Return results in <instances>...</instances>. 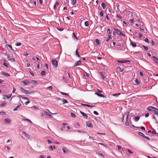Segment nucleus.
<instances>
[{
    "label": "nucleus",
    "instance_id": "f257e3e1",
    "mask_svg": "<svg viewBox=\"0 0 158 158\" xmlns=\"http://www.w3.org/2000/svg\"><path fill=\"white\" fill-rule=\"evenodd\" d=\"M52 64L55 68H56L57 66L58 62L56 60H52Z\"/></svg>",
    "mask_w": 158,
    "mask_h": 158
},
{
    "label": "nucleus",
    "instance_id": "f03ea898",
    "mask_svg": "<svg viewBox=\"0 0 158 158\" xmlns=\"http://www.w3.org/2000/svg\"><path fill=\"white\" fill-rule=\"evenodd\" d=\"M22 135L21 136L22 137H24L25 138L29 139L30 137L29 135L28 134H27L25 132L22 131Z\"/></svg>",
    "mask_w": 158,
    "mask_h": 158
},
{
    "label": "nucleus",
    "instance_id": "7ed1b4c3",
    "mask_svg": "<svg viewBox=\"0 0 158 158\" xmlns=\"http://www.w3.org/2000/svg\"><path fill=\"white\" fill-rule=\"evenodd\" d=\"M114 29L116 31V33H117L118 35L120 36L122 35L124 37L125 36V35L124 34L122 33L121 31L118 30V29H117L115 28H114Z\"/></svg>",
    "mask_w": 158,
    "mask_h": 158
},
{
    "label": "nucleus",
    "instance_id": "20e7f679",
    "mask_svg": "<svg viewBox=\"0 0 158 158\" xmlns=\"http://www.w3.org/2000/svg\"><path fill=\"white\" fill-rule=\"evenodd\" d=\"M138 134L141 136H142L143 138L146 139L148 140H150V138L148 137L145 136L142 132H138Z\"/></svg>",
    "mask_w": 158,
    "mask_h": 158
},
{
    "label": "nucleus",
    "instance_id": "39448f33",
    "mask_svg": "<svg viewBox=\"0 0 158 158\" xmlns=\"http://www.w3.org/2000/svg\"><path fill=\"white\" fill-rule=\"evenodd\" d=\"M129 112L127 113L126 114V122L125 123V125L127 126H129V123L128 121V116L129 114Z\"/></svg>",
    "mask_w": 158,
    "mask_h": 158
},
{
    "label": "nucleus",
    "instance_id": "423d86ee",
    "mask_svg": "<svg viewBox=\"0 0 158 158\" xmlns=\"http://www.w3.org/2000/svg\"><path fill=\"white\" fill-rule=\"evenodd\" d=\"M7 58L9 60H10L11 62H14L15 61V59L14 58L12 57L11 56L7 55Z\"/></svg>",
    "mask_w": 158,
    "mask_h": 158
},
{
    "label": "nucleus",
    "instance_id": "0eeeda50",
    "mask_svg": "<svg viewBox=\"0 0 158 158\" xmlns=\"http://www.w3.org/2000/svg\"><path fill=\"white\" fill-rule=\"evenodd\" d=\"M12 94H9L7 95H3V96L5 97L3 98V99L5 100L6 99V98L7 99H9L10 98Z\"/></svg>",
    "mask_w": 158,
    "mask_h": 158
},
{
    "label": "nucleus",
    "instance_id": "6e6552de",
    "mask_svg": "<svg viewBox=\"0 0 158 158\" xmlns=\"http://www.w3.org/2000/svg\"><path fill=\"white\" fill-rule=\"evenodd\" d=\"M156 108L153 107V106H149L148 107L147 109L149 111H152L154 112V110H155V109H156Z\"/></svg>",
    "mask_w": 158,
    "mask_h": 158
},
{
    "label": "nucleus",
    "instance_id": "1a4fd4ad",
    "mask_svg": "<svg viewBox=\"0 0 158 158\" xmlns=\"http://www.w3.org/2000/svg\"><path fill=\"white\" fill-rule=\"evenodd\" d=\"M86 126L88 127H93V125L90 122H86Z\"/></svg>",
    "mask_w": 158,
    "mask_h": 158
},
{
    "label": "nucleus",
    "instance_id": "9d476101",
    "mask_svg": "<svg viewBox=\"0 0 158 158\" xmlns=\"http://www.w3.org/2000/svg\"><path fill=\"white\" fill-rule=\"evenodd\" d=\"M23 83L25 85H27L28 83H29L30 82V81L29 80H26L24 81L23 82Z\"/></svg>",
    "mask_w": 158,
    "mask_h": 158
},
{
    "label": "nucleus",
    "instance_id": "9b49d317",
    "mask_svg": "<svg viewBox=\"0 0 158 158\" xmlns=\"http://www.w3.org/2000/svg\"><path fill=\"white\" fill-rule=\"evenodd\" d=\"M80 113L82 114V116H83V117L85 118H88V116L87 115H86L85 113L84 112L80 111Z\"/></svg>",
    "mask_w": 158,
    "mask_h": 158
},
{
    "label": "nucleus",
    "instance_id": "f8f14e48",
    "mask_svg": "<svg viewBox=\"0 0 158 158\" xmlns=\"http://www.w3.org/2000/svg\"><path fill=\"white\" fill-rule=\"evenodd\" d=\"M95 94H97L98 96H99V97H103V98H105L106 97V96L102 94H99L98 93H95Z\"/></svg>",
    "mask_w": 158,
    "mask_h": 158
},
{
    "label": "nucleus",
    "instance_id": "ddd939ff",
    "mask_svg": "<svg viewBox=\"0 0 158 158\" xmlns=\"http://www.w3.org/2000/svg\"><path fill=\"white\" fill-rule=\"evenodd\" d=\"M2 75H4L8 77V76H10V75L9 73H6L5 72H3V71L2 72Z\"/></svg>",
    "mask_w": 158,
    "mask_h": 158
},
{
    "label": "nucleus",
    "instance_id": "4468645a",
    "mask_svg": "<svg viewBox=\"0 0 158 158\" xmlns=\"http://www.w3.org/2000/svg\"><path fill=\"white\" fill-rule=\"evenodd\" d=\"M22 106L21 104H19L17 106L15 107L13 110L14 111H16L18 110V108L20 106Z\"/></svg>",
    "mask_w": 158,
    "mask_h": 158
},
{
    "label": "nucleus",
    "instance_id": "2eb2a0df",
    "mask_svg": "<svg viewBox=\"0 0 158 158\" xmlns=\"http://www.w3.org/2000/svg\"><path fill=\"white\" fill-rule=\"evenodd\" d=\"M81 63V61L80 60H79L77 61L76 63H75L74 64V66H77L78 65H80Z\"/></svg>",
    "mask_w": 158,
    "mask_h": 158
},
{
    "label": "nucleus",
    "instance_id": "dca6fc26",
    "mask_svg": "<svg viewBox=\"0 0 158 158\" xmlns=\"http://www.w3.org/2000/svg\"><path fill=\"white\" fill-rule=\"evenodd\" d=\"M34 92H31L27 90H26V92L25 94H33Z\"/></svg>",
    "mask_w": 158,
    "mask_h": 158
},
{
    "label": "nucleus",
    "instance_id": "f3484780",
    "mask_svg": "<svg viewBox=\"0 0 158 158\" xmlns=\"http://www.w3.org/2000/svg\"><path fill=\"white\" fill-rule=\"evenodd\" d=\"M62 149L64 153H67L68 152V150L65 148H63Z\"/></svg>",
    "mask_w": 158,
    "mask_h": 158
},
{
    "label": "nucleus",
    "instance_id": "a211bd4d",
    "mask_svg": "<svg viewBox=\"0 0 158 158\" xmlns=\"http://www.w3.org/2000/svg\"><path fill=\"white\" fill-rule=\"evenodd\" d=\"M155 110H154V112L155 114L156 115H158V109L156 108V109H155Z\"/></svg>",
    "mask_w": 158,
    "mask_h": 158
},
{
    "label": "nucleus",
    "instance_id": "6ab92c4d",
    "mask_svg": "<svg viewBox=\"0 0 158 158\" xmlns=\"http://www.w3.org/2000/svg\"><path fill=\"white\" fill-rule=\"evenodd\" d=\"M100 75L101 76V77H102V78L103 79H104L106 77L104 75V74L102 72H100Z\"/></svg>",
    "mask_w": 158,
    "mask_h": 158
},
{
    "label": "nucleus",
    "instance_id": "aec40b11",
    "mask_svg": "<svg viewBox=\"0 0 158 158\" xmlns=\"http://www.w3.org/2000/svg\"><path fill=\"white\" fill-rule=\"evenodd\" d=\"M152 59H153V60L154 61L156 62V61H155V60H158V58H157L156 57H155V56H152Z\"/></svg>",
    "mask_w": 158,
    "mask_h": 158
},
{
    "label": "nucleus",
    "instance_id": "412c9836",
    "mask_svg": "<svg viewBox=\"0 0 158 158\" xmlns=\"http://www.w3.org/2000/svg\"><path fill=\"white\" fill-rule=\"evenodd\" d=\"M5 121L6 123H8L10 122V120L9 119L6 118L5 119Z\"/></svg>",
    "mask_w": 158,
    "mask_h": 158
},
{
    "label": "nucleus",
    "instance_id": "4be33fe9",
    "mask_svg": "<svg viewBox=\"0 0 158 158\" xmlns=\"http://www.w3.org/2000/svg\"><path fill=\"white\" fill-rule=\"evenodd\" d=\"M128 61L125 60H118V62L119 63H124L127 62Z\"/></svg>",
    "mask_w": 158,
    "mask_h": 158
},
{
    "label": "nucleus",
    "instance_id": "5701e85b",
    "mask_svg": "<svg viewBox=\"0 0 158 158\" xmlns=\"http://www.w3.org/2000/svg\"><path fill=\"white\" fill-rule=\"evenodd\" d=\"M81 105H83V106H85L88 107H91V108H92L94 106H90L88 104H81Z\"/></svg>",
    "mask_w": 158,
    "mask_h": 158
},
{
    "label": "nucleus",
    "instance_id": "b1692460",
    "mask_svg": "<svg viewBox=\"0 0 158 158\" xmlns=\"http://www.w3.org/2000/svg\"><path fill=\"white\" fill-rule=\"evenodd\" d=\"M20 90L21 91L24 93H25L26 92V90L25 89H23V88H22V87H21V89H20Z\"/></svg>",
    "mask_w": 158,
    "mask_h": 158
},
{
    "label": "nucleus",
    "instance_id": "393cba45",
    "mask_svg": "<svg viewBox=\"0 0 158 158\" xmlns=\"http://www.w3.org/2000/svg\"><path fill=\"white\" fill-rule=\"evenodd\" d=\"M76 0H71V3L73 5H74L76 3Z\"/></svg>",
    "mask_w": 158,
    "mask_h": 158
},
{
    "label": "nucleus",
    "instance_id": "a878e982",
    "mask_svg": "<svg viewBox=\"0 0 158 158\" xmlns=\"http://www.w3.org/2000/svg\"><path fill=\"white\" fill-rule=\"evenodd\" d=\"M101 6H102V7H103V9H105V7L106 6V4H105V3H104V2L102 3Z\"/></svg>",
    "mask_w": 158,
    "mask_h": 158
},
{
    "label": "nucleus",
    "instance_id": "bb28decb",
    "mask_svg": "<svg viewBox=\"0 0 158 158\" xmlns=\"http://www.w3.org/2000/svg\"><path fill=\"white\" fill-rule=\"evenodd\" d=\"M135 84H139L140 83V82L137 79H136L135 81Z\"/></svg>",
    "mask_w": 158,
    "mask_h": 158
},
{
    "label": "nucleus",
    "instance_id": "cd10ccee",
    "mask_svg": "<svg viewBox=\"0 0 158 158\" xmlns=\"http://www.w3.org/2000/svg\"><path fill=\"white\" fill-rule=\"evenodd\" d=\"M131 44L133 47H135L136 46V45L135 42H131Z\"/></svg>",
    "mask_w": 158,
    "mask_h": 158
},
{
    "label": "nucleus",
    "instance_id": "c85d7f7f",
    "mask_svg": "<svg viewBox=\"0 0 158 158\" xmlns=\"http://www.w3.org/2000/svg\"><path fill=\"white\" fill-rule=\"evenodd\" d=\"M49 149L51 150H52L53 149H55V146H53L52 147V146H50L49 148Z\"/></svg>",
    "mask_w": 158,
    "mask_h": 158
},
{
    "label": "nucleus",
    "instance_id": "c756f323",
    "mask_svg": "<svg viewBox=\"0 0 158 158\" xmlns=\"http://www.w3.org/2000/svg\"><path fill=\"white\" fill-rule=\"evenodd\" d=\"M140 119V117L139 116L136 117L135 118V121L137 122Z\"/></svg>",
    "mask_w": 158,
    "mask_h": 158
},
{
    "label": "nucleus",
    "instance_id": "7c9ffc66",
    "mask_svg": "<svg viewBox=\"0 0 158 158\" xmlns=\"http://www.w3.org/2000/svg\"><path fill=\"white\" fill-rule=\"evenodd\" d=\"M96 43L97 45H99V41L98 39H96L95 40Z\"/></svg>",
    "mask_w": 158,
    "mask_h": 158
},
{
    "label": "nucleus",
    "instance_id": "2f4dec72",
    "mask_svg": "<svg viewBox=\"0 0 158 158\" xmlns=\"http://www.w3.org/2000/svg\"><path fill=\"white\" fill-rule=\"evenodd\" d=\"M45 114L47 115L48 116H49V117H52V115L50 114L48 112H46V111H44V112Z\"/></svg>",
    "mask_w": 158,
    "mask_h": 158
},
{
    "label": "nucleus",
    "instance_id": "473e14b6",
    "mask_svg": "<svg viewBox=\"0 0 158 158\" xmlns=\"http://www.w3.org/2000/svg\"><path fill=\"white\" fill-rule=\"evenodd\" d=\"M85 26L87 27L89 25V22L88 21H86L85 22Z\"/></svg>",
    "mask_w": 158,
    "mask_h": 158
},
{
    "label": "nucleus",
    "instance_id": "72a5a7b5",
    "mask_svg": "<svg viewBox=\"0 0 158 158\" xmlns=\"http://www.w3.org/2000/svg\"><path fill=\"white\" fill-rule=\"evenodd\" d=\"M76 55L78 57H80V55H79V53H78V50H77V49L76 51Z\"/></svg>",
    "mask_w": 158,
    "mask_h": 158
},
{
    "label": "nucleus",
    "instance_id": "f704fd0d",
    "mask_svg": "<svg viewBox=\"0 0 158 158\" xmlns=\"http://www.w3.org/2000/svg\"><path fill=\"white\" fill-rule=\"evenodd\" d=\"M111 37L110 35H108V38L106 40V42H108L109 40L111 38Z\"/></svg>",
    "mask_w": 158,
    "mask_h": 158
},
{
    "label": "nucleus",
    "instance_id": "c9c22d12",
    "mask_svg": "<svg viewBox=\"0 0 158 158\" xmlns=\"http://www.w3.org/2000/svg\"><path fill=\"white\" fill-rule=\"evenodd\" d=\"M62 101L63 102V104H64L65 103H68V101L67 100H65V99H63V100H62Z\"/></svg>",
    "mask_w": 158,
    "mask_h": 158
},
{
    "label": "nucleus",
    "instance_id": "e433bc0d",
    "mask_svg": "<svg viewBox=\"0 0 158 158\" xmlns=\"http://www.w3.org/2000/svg\"><path fill=\"white\" fill-rule=\"evenodd\" d=\"M142 47L145 50H147L148 49V48L147 47H146L144 45H143Z\"/></svg>",
    "mask_w": 158,
    "mask_h": 158
},
{
    "label": "nucleus",
    "instance_id": "4c0bfd02",
    "mask_svg": "<svg viewBox=\"0 0 158 158\" xmlns=\"http://www.w3.org/2000/svg\"><path fill=\"white\" fill-rule=\"evenodd\" d=\"M46 89H50L51 91H52V87L51 86H48V87H47L46 88Z\"/></svg>",
    "mask_w": 158,
    "mask_h": 158
},
{
    "label": "nucleus",
    "instance_id": "58836bf2",
    "mask_svg": "<svg viewBox=\"0 0 158 158\" xmlns=\"http://www.w3.org/2000/svg\"><path fill=\"white\" fill-rule=\"evenodd\" d=\"M6 105V103L5 102H3L0 105V106L2 107L4 106H5Z\"/></svg>",
    "mask_w": 158,
    "mask_h": 158
},
{
    "label": "nucleus",
    "instance_id": "ea45409f",
    "mask_svg": "<svg viewBox=\"0 0 158 158\" xmlns=\"http://www.w3.org/2000/svg\"><path fill=\"white\" fill-rule=\"evenodd\" d=\"M19 96L20 97H21L22 98H23V99H27L28 100V98H26L25 97H23V96H21V95H19Z\"/></svg>",
    "mask_w": 158,
    "mask_h": 158
},
{
    "label": "nucleus",
    "instance_id": "a19ab883",
    "mask_svg": "<svg viewBox=\"0 0 158 158\" xmlns=\"http://www.w3.org/2000/svg\"><path fill=\"white\" fill-rule=\"evenodd\" d=\"M41 74L42 76L44 75L45 74V71H42L41 73Z\"/></svg>",
    "mask_w": 158,
    "mask_h": 158
},
{
    "label": "nucleus",
    "instance_id": "79ce46f5",
    "mask_svg": "<svg viewBox=\"0 0 158 158\" xmlns=\"http://www.w3.org/2000/svg\"><path fill=\"white\" fill-rule=\"evenodd\" d=\"M43 64H44L45 65V67L46 69L48 68V65L47 64H45V63H43Z\"/></svg>",
    "mask_w": 158,
    "mask_h": 158
},
{
    "label": "nucleus",
    "instance_id": "37998d69",
    "mask_svg": "<svg viewBox=\"0 0 158 158\" xmlns=\"http://www.w3.org/2000/svg\"><path fill=\"white\" fill-rule=\"evenodd\" d=\"M60 93L63 95H69L68 94L66 93L63 92H61Z\"/></svg>",
    "mask_w": 158,
    "mask_h": 158
},
{
    "label": "nucleus",
    "instance_id": "c03bdc74",
    "mask_svg": "<svg viewBox=\"0 0 158 158\" xmlns=\"http://www.w3.org/2000/svg\"><path fill=\"white\" fill-rule=\"evenodd\" d=\"M31 82L34 84H37V81L35 80H31Z\"/></svg>",
    "mask_w": 158,
    "mask_h": 158
},
{
    "label": "nucleus",
    "instance_id": "a18cd8bd",
    "mask_svg": "<svg viewBox=\"0 0 158 158\" xmlns=\"http://www.w3.org/2000/svg\"><path fill=\"white\" fill-rule=\"evenodd\" d=\"M107 32L110 35V29L109 28L107 30Z\"/></svg>",
    "mask_w": 158,
    "mask_h": 158
},
{
    "label": "nucleus",
    "instance_id": "49530a36",
    "mask_svg": "<svg viewBox=\"0 0 158 158\" xmlns=\"http://www.w3.org/2000/svg\"><path fill=\"white\" fill-rule=\"evenodd\" d=\"M134 20V19H131L129 20V22H130V23H133V21Z\"/></svg>",
    "mask_w": 158,
    "mask_h": 158
},
{
    "label": "nucleus",
    "instance_id": "de8ad7c7",
    "mask_svg": "<svg viewBox=\"0 0 158 158\" xmlns=\"http://www.w3.org/2000/svg\"><path fill=\"white\" fill-rule=\"evenodd\" d=\"M21 45V43H18L16 44V45L17 46H20Z\"/></svg>",
    "mask_w": 158,
    "mask_h": 158
},
{
    "label": "nucleus",
    "instance_id": "09e8293b",
    "mask_svg": "<svg viewBox=\"0 0 158 158\" xmlns=\"http://www.w3.org/2000/svg\"><path fill=\"white\" fill-rule=\"evenodd\" d=\"M24 120L27 121L28 122L31 123H32V122L30 119H25Z\"/></svg>",
    "mask_w": 158,
    "mask_h": 158
},
{
    "label": "nucleus",
    "instance_id": "8fccbe9b",
    "mask_svg": "<svg viewBox=\"0 0 158 158\" xmlns=\"http://www.w3.org/2000/svg\"><path fill=\"white\" fill-rule=\"evenodd\" d=\"M7 45L11 49H12V47L11 45H10V44H7Z\"/></svg>",
    "mask_w": 158,
    "mask_h": 158
},
{
    "label": "nucleus",
    "instance_id": "3c124183",
    "mask_svg": "<svg viewBox=\"0 0 158 158\" xmlns=\"http://www.w3.org/2000/svg\"><path fill=\"white\" fill-rule=\"evenodd\" d=\"M138 128H140L142 130H145V128L144 127H138Z\"/></svg>",
    "mask_w": 158,
    "mask_h": 158
},
{
    "label": "nucleus",
    "instance_id": "603ef678",
    "mask_svg": "<svg viewBox=\"0 0 158 158\" xmlns=\"http://www.w3.org/2000/svg\"><path fill=\"white\" fill-rule=\"evenodd\" d=\"M120 93H118L117 94H114L113 95V96H118L119 95H120Z\"/></svg>",
    "mask_w": 158,
    "mask_h": 158
},
{
    "label": "nucleus",
    "instance_id": "864d4df0",
    "mask_svg": "<svg viewBox=\"0 0 158 158\" xmlns=\"http://www.w3.org/2000/svg\"><path fill=\"white\" fill-rule=\"evenodd\" d=\"M71 115L73 117H76V115L73 113H71Z\"/></svg>",
    "mask_w": 158,
    "mask_h": 158
},
{
    "label": "nucleus",
    "instance_id": "5fc2aeb1",
    "mask_svg": "<svg viewBox=\"0 0 158 158\" xmlns=\"http://www.w3.org/2000/svg\"><path fill=\"white\" fill-rule=\"evenodd\" d=\"M144 41L146 42H149L148 40V38H146L144 40Z\"/></svg>",
    "mask_w": 158,
    "mask_h": 158
},
{
    "label": "nucleus",
    "instance_id": "6e6d98bb",
    "mask_svg": "<svg viewBox=\"0 0 158 158\" xmlns=\"http://www.w3.org/2000/svg\"><path fill=\"white\" fill-rule=\"evenodd\" d=\"M94 113L97 115H98V113L96 111H94Z\"/></svg>",
    "mask_w": 158,
    "mask_h": 158
},
{
    "label": "nucleus",
    "instance_id": "4d7b16f0",
    "mask_svg": "<svg viewBox=\"0 0 158 158\" xmlns=\"http://www.w3.org/2000/svg\"><path fill=\"white\" fill-rule=\"evenodd\" d=\"M117 17L119 18V19L122 18L121 17L120 15H117Z\"/></svg>",
    "mask_w": 158,
    "mask_h": 158
},
{
    "label": "nucleus",
    "instance_id": "13d9d810",
    "mask_svg": "<svg viewBox=\"0 0 158 158\" xmlns=\"http://www.w3.org/2000/svg\"><path fill=\"white\" fill-rule=\"evenodd\" d=\"M98 154L99 155L101 156L103 158H104L105 157V156H104L103 154H102L101 153H98Z\"/></svg>",
    "mask_w": 158,
    "mask_h": 158
},
{
    "label": "nucleus",
    "instance_id": "bf43d9fd",
    "mask_svg": "<svg viewBox=\"0 0 158 158\" xmlns=\"http://www.w3.org/2000/svg\"><path fill=\"white\" fill-rule=\"evenodd\" d=\"M57 29L60 31H62L63 30V29L62 28H57Z\"/></svg>",
    "mask_w": 158,
    "mask_h": 158
},
{
    "label": "nucleus",
    "instance_id": "052dcab7",
    "mask_svg": "<svg viewBox=\"0 0 158 158\" xmlns=\"http://www.w3.org/2000/svg\"><path fill=\"white\" fill-rule=\"evenodd\" d=\"M149 114L148 113H146L145 115V117L146 118L148 117Z\"/></svg>",
    "mask_w": 158,
    "mask_h": 158
},
{
    "label": "nucleus",
    "instance_id": "680f3d73",
    "mask_svg": "<svg viewBox=\"0 0 158 158\" xmlns=\"http://www.w3.org/2000/svg\"><path fill=\"white\" fill-rule=\"evenodd\" d=\"M100 15L101 16H103V13L102 11H101L100 13Z\"/></svg>",
    "mask_w": 158,
    "mask_h": 158
},
{
    "label": "nucleus",
    "instance_id": "e2e57ef3",
    "mask_svg": "<svg viewBox=\"0 0 158 158\" xmlns=\"http://www.w3.org/2000/svg\"><path fill=\"white\" fill-rule=\"evenodd\" d=\"M47 141L48 142V143H52V141H51V140H47Z\"/></svg>",
    "mask_w": 158,
    "mask_h": 158
},
{
    "label": "nucleus",
    "instance_id": "0e129e2a",
    "mask_svg": "<svg viewBox=\"0 0 158 158\" xmlns=\"http://www.w3.org/2000/svg\"><path fill=\"white\" fill-rule=\"evenodd\" d=\"M15 90H16L15 88V87H14L13 88V91H12V92L13 93H14L15 92Z\"/></svg>",
    "mask_w": 158,
    "mask_h": 158
},
{
    "label": "nucleus",
    "instance_id": "69168bd1",
    "mask_svg": "<svg viewBox=\"0 0 158 158\" xmlns=\"http://www.w3.org/2000/svg\"><path fill=\"white\" fill-rule=\"evenodd\" d=\"M85 76H86L87 77H88L89 76V75L86 73H85L84 74Z\"/></svg>",
    "mask_w": 158,
    "mask_h": 158
},
{
    "label": "nucleus",
    "instance_id": "338daca9",
    "mask_svg": "<svg viewBox=\"0 0 158 158\" xmlns=\"http://www.w3.org/2000/svg\"><path fill=\"white\" fill-rule=\"evenodd\" d=\"M3 65H4V66H6V67H7V64L6 63H3Z\"/></svg>",
    "mask_w": 158,
    "mask_h": 158
},
{
    "label": "nucleus",
    "instance_id": "774afa93",
    "mask_svg": "<svg viewBox=\"0 0 158 158\" xmlns=\"http://www.w3.org/2000/svg\"><path fill=\"white\" fill-rule=\"evenodd\" d=\"M89 139H91L92 141H94V139L90 136H89Z\"/></svg>",
    "mask_w": 158,
    "mask_h": 158
}]
</instances>
